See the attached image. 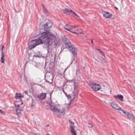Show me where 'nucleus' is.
I'll return each instance as SVG.
<instances>
[{
	"label": "nucleus",
	"instance_id": "nucleus-25",
	"mask_svg": "<svg viewBox=\"0 0 135 135\" xmlns=\"http://www.w3.org/2000/svg\"><path fill=\"white\" fill-rule=\"evenodd\" d=\"M35 123L36 124V125H37L38 126L40 125V122L39 121H38L37 120V121H36Z\"/></svg>",
	"mask_w": 135,
	"mask_h": 135
},
{
	"label": "nucleus",
	"instance_id": "nucleus-30",
	"mask_svg": "<svg viewBox=\"0 0 135 135\" xmlns=\"http://www.w3.org/2000/svg\"><path fill=\"white\" fill-rule=\"evenodd\" d=\"M25 93L26 94L28 95V92L27 91H25Z\"/></svg>",
	"mask_w": 135,
	"mask_h": 135
},
{
	"label": "nucleus",
	"instance_id": "nucleus-15",
	"mask_svg": "<svg viewBox=\"0 0 135 135\" xmlns=\"http://www.w3.org/2000/svg\"><path fill=\"white\" fill-rule=\"evenodd\" d=\"M19 105H17V107L16 106V111L17 113V115L19 116L20 115V113L21 112V110L20 108L19 107Z\"/></svg>",
	"mask_w": 135,
	"mask_h": 135
},
{
	"label": "nucleus",
	"instance_id": "nucleus-19",
	"mask_svg": "<svg viewBox=\"0 0 135 135\" xmlns=\"http://www.w3.org/2000/svg\"><path fill=\"white\" fill-rule=\"evenodd\" d=\"M68 24H66L64 27V28L66 30H68L69 31H70V32H72V33H75V32H73V31H71V30L69 29H68V28H67L66 27L67 26H68Z\"/></svg>",
	"mask_w": 135,
	"mask_h": 135
},
{
	"label": "nucleus",
	"instance_id": "nucleus-12",
	"mask_svg": "<svg viewBox=\"0 0 135 135\" xmlns=\"http://www.w3.org/2000/svg\"><path fill=\"white\" fill-rule=\"evenodd\" d=\"M114 98L116 99H118L121 101H123V96L120 94H117V95L115 96Z\"/></svg>",
	"mask_w": 135,
	"mask_h": 135
},
{
	"label": "nucleus",
	"instance_id": "nucleus-38",
	"mask_svg": "<svg viewBox=\"0 0 135 135\" xmlns=\"http://www.w3.org/2000/svg\"><path fill=\"white\" fill-rule=\"evenodd\" d=\"M82 33H83V32H80L78 34H81Z\"/></svg>",
	"mask_w": 135,
	"mask_h": 135
},
{
	"label": "nucleus",
	"instance_id": "nucleus-5",
	"mask_svg": "<svg viewBox=\"0 0 135 135\" xmlns=\"http://www.w3.org/2000/svg\"><path fill=\"white\" fill-rule=\"evenodd\" d=\"M45 78L47 82L50 83H51L52 82L53 77L51 74L50 73H46L45 75Z\"/></svg>",
	"mask_w": 135,
	"mask_h": 135
},
{
	"label": "nucleus",
	"instance_id": "nucleus-18",
	"mask_svg": "<svg viewBox=\"0 0 135 135\" xmlns=\"http://www.w3.org/2000/svg\"><path fill=\"white\" fill-rule=\"evenodd\" d=\"M21 96V94L20 93H17L15 95V98L17 99L20 98Z\"/></svg>",
	"mask_w": 135,
	"mask_h": 135
},
{
	"label": "nucleus",
	"instance_id": "nucleus-24",
	"mask_svg": "<svg viewBox=\"0 0 135 135\" xmlns=\"http://www.w3.org/2000/svg\"><path fill=\"white\" fill-rule=\"evenodd\" d=\"M88 126L89 128H91L93 126L91 124L89 123L88 125Z\"/></svg>",
	"mask_w": 135,
	"mask_h": 135
},
{
	"label": "nucleus",
	"instance_id": "nucleus-33",
	"mask_svg": "<svg viewBox=\"0 0 135 135\" xmlns=\"http://www.w3.org/2000/svg\"><path fill=\"white\" fill-rule=\"evenodd\" d=\"M63 92L66 95V93L65 92L64 90H63Z\"/></svg>",
	"mask_w": 135,
	"mask_h": 135
},
{
	"label": "nucleus",
	"instance_id": "nucleus-9",
	"mask_svg": "<svg viewBox=\"0 0 135 135\" xmlns=\"http://www.w3.org/2000/svg\"><path fill=\"white\" fill-rule=\"evenodd\" d=\"M62 10L63 11V12L64 13H71L77 16H78L75 13L74 11H73L72 10H69L68 9L65 8L64 9H63Z\"/></svg>",
	"mask_w": 135,
	"mask_h": 135
},
{
	"label": "nucleus",
	"instance_id": "nucleus-28",
	"mask_svg": "<svg viewBox=\"0 0 135 135\" xmlns=\"http://www.w3.org/2000/svg\"><path fill=\"white\" fill-rule=\"evenodd\" d=\"M31 57L32 58V59H31V60L32 61L33 60V57H31L30 56L29 57V59L30 60V59H31Z\"/></svg>",
	"mask_w": 135,
	"mask_h": 135
},
{
	"label": "nucleus",
	"instance_id": "nucleus-39",
	"mask_svg": "<svg viewBox=\"0 0 135 135\" xmlns=\"http://www.w3.org/2000/svg\"><path fill=\"white\" fill-rule=\"evenodd\" d=\"M46 109H49V108H48V107H46Z\"/></svg>",
	"mask_w": 135,
	"mask_h": 135
},
{
	"label": "nucleus",
	"instance_id": "nucleus-23",
	"mask_svg": "<svg viewBox=\"0 0 135 135\" xmlns=\"http://www.w3.org/2000/svg\"><path fill=\"white\" fill-rule=\"evenodd\" d=\"M76 27V26L75 25L74 26L70 25V27L69 28L73 29V28H75Z\"/></svg>",
	"mask_w": 135,
	"mask_h": 135
},
{
	"label": "nucleus",
	"instance_id": "nucleus-27",
	"mask_svg": "<svg viewBox=\"0 0 135 135\" xmlns=\"http://www.w3.org/2000/svg\"><path fill=\"white\" fill-rule=\"evenodd\" d=\"M35 102H34L33 103H32V104H31L32 107H35Z\"/></svg>",
	"mask_w": 135,
	"mask_h": 135
},
{
	"label": "nucleus",
	"instance_id": "nucleus-4",
	"mask_svg": "<svg viewBox=\"0 0 135 135\" xmlns=\"http://www.w3.org/2000/svg\"><path fill=\"white\" fill-rule=\"evenodd\" d=\"M70 124V131L72 135H76V130L75 129V127L74 126V123L70 120H69Z\"/></svg>",
	"mask_w": 135,
	"mask_h": 135
},
{
	"label": "nucleus",
	"instance_id": "nucleus-26",
	"mask_svg": "<svg viewBox=\"0 0 135 135\" xmlns=\"http://www.w3.org/2000/svg\"><path fill=\"white\" fill-rule=\"evenodd\" d=\"M40 64H36V65H35V67L37 68H38V67H39V66H40Z\"/></svg>",
	"mask_w": 135,
	"mask_h": 135
},
{
	"label": "nucleus",
	"instance_id": "nucleus-42",
	"mask_svg": "<svg viewBox=\"0 0 135 135\" xmlns=\"http://www.w3.org/2000/svg\"><path fill=\"white\" fill-rule=\"evenodd\" d=\"M116 9H118V8L117 7H116Z\"/></svg>",
	"mask_w": 135,
	"mask_h": 135
},
{
	"label": "nucleus",
	"instance_id": "nucleus-22",
	"mask_svg": "<svg viewBox=\"0 0 135 135\" xmlns=\"http://www.w3.org/2000/svg\"><path fill=\"white\" fill-rule=\"evenodd\" d=\"M43 11L44 12V13H46L47 12V9H46V8H45L44 7V6H43Z\"/></svg>",
	"mask_w": 135,
	"mask_h": 135
},
{
	"label": "nucleus",
	"instance_id": "nucleus-7",
	"mask_svg": "<svg viewBox=\"0 0 135 135\" xmlns=\"http://www.w3.org/2000/svg\"><path fill=\"white\" fill-rule=\"evenodd\" d=\"M110 105L113 108L117 110L122 111V110H123L122 109V108L120 107L118 104L114 102H112L110 104Z\"/></svg>",
	"mask_w": 135,
	"mask_h": 135
},
{
	"label": "nucleus",
	"instance_id": "nucleus-34",
	"mask_svg": "<svg viewBox=\"0 0 135 135\" xmlns=\"http://www.w3.org/2000/svg\"><path fill=\"white\" fill-rule=\"evenodd\" d=\"M32 103H33L34 102H35L34 100L32 98Z\"/></svg>",
	"mask_w": 135,
	"mask_h": 135
},
{
	"label": "nucleus",
	"instance_id": "nucleus-37",
	"mask_svg": "<svg viewBox=\"0 0 135 135\" xmlns=\"http://www.w3.org/2000/svg\"><path fill=\"white\" fill-rule=\"evenodd\" d=\"M24 97V95H21V97L22 98V97Z\"/></svg>",
	"mask_w": 135,
	"mask_h": 135
},
{
	"label": "nucleus",
	"instance_id": "nucleus-36",
	"mask_svg": "<svg viewBox=\"0 0 135 135\" xmlns=\"http://www.w3.org/2000/svg\"><path fill=\"white\" fill-rule=\"evenodd\" d=\"M49 124H48L46 126V127H49Z\"/></svg>",
	"mask_w": 135,
	"mask_h": 135
},
{
	"label": "nucleus",
	"instance_id": "nucleus-41",
	"mask_svg": "<svg viewBox=\"0 0 135 135\" xmlns=\"http://www.w3.org/2000/svg\"><path fill=\"white\" fill-rule=\"evenodd\" d=\"M21 104H23V102H22V103H21Z\"/></svg>",
	"mask_w": 135,
	"mask_h": 135
},
{
	"label": "nucleus",
	"instance_id": "nucleus-3",
	"mask_svg": "<svg viewBox=\"0 0 135 135\" xmlns=\"http://www.w3.org/2000/svg\"><path fill=\"white\" fill-rule=\"evenodd\" d=\"M49 106L50 110L54 112H55L56 113H61L62 114H64L65 113V110L64 108H62V109H58L55 107L54 104L52 102V101H51L49 102Z\"/></svg>",
	"mask_w": 135,
	"mask_h": 135
},
{
	"label": "nucleus",
	"instance_id": "nucleus-40",
	"mask_svg": "<svg viewBox=\"0 0 135 135\" xmlns=\"http://www.w3.org/2000/svg\"><path fill=\"white\" fill-rule=\"evenodd\" d=\"M91 42L92 43H93V41L92 40H91Z\"/></svg>",
	"mask_w": 135,
	"mask_h": 135
},
{
	"label": "nucleus",
	"instance_id": "nucleus-11",
	"mask_svg": "<svg viewBox=\"0 0 135 135\" xmlns=\"http://www.w3.org/2000/svg\"><path fill=\"white\" fill-rule=\"evenodd\" d=\"M56 38H57V37H56V39H55V40H56ZM55 40V39H54V40L51 39L50 40H51V42H52L51 40ZM45 43L46 44V45H47V46L48 47H49V46H50L51 45H52V47H53L55 48L58 47L59 46L58 44L56 43H55V42H54L53 43H51V44H50L49 45L48 44H46V43Z\"/></svg>",
	"mask_w": 135,
	"mask_h": 135
},
{
	"label": "nucleus",
	"instance_id": "nucleus-35",
	"mask_svg": "<svg viewBox=\"0 0 135 135\" xmlns=\"http://www.w3.org/2000/svg\"><path fill=\"white\" fill-rule=\"evenodd\" d=\"M34 56H35V57H39V56L38 55H34Z\"/></svg>",
	"mask_w": 135,
	"mask_h": 135
},
{
	"label": "nucleus",
	"instance_id": "nucleus-10",
	"mask_svg": "<svg viewBox=\"0 0 135 135\" xmlns=\"http://www.w3.org/2000/svg\"><path fill=\"white\" fill-rule=\"evenodd\" d=\"M103 13V16L105 18H110L112 16V15L111 14L105 11Z\"/></svg>",
	"mask_w": 135,
	"mask_h": 135
},
{
	"label": "nucleus",
	"instance_id": "nucleus-32",
	"mask_svg": "<svg viewBox=\"0 0 135 135\" xmlns=\"http://www.w3.org/2000/svg\"><path fill=\"white\" fill-rule=\"evenodd\" d=\"M4 46H2V50H1V51H2V50H3V49L4 48Z\"/></svg>",
	"mask_w": 135,
	"mask_h": 135
},
{
	"label": "nucleus",
	"instance_id": "nucleus-13",
	"mask_svg": "<svg viewBox=\"0 0 135 135\" xmlns=\"http://www.w3.org/2000/svg\"><path fill=\"white\" fill-rule=\"evenodd\" d=\"M46 97V94L44 93H43L41 94L40 95H38L37 96V97L39 98H40L42 99H44Z\"/></svg>",
	"mask_w": 135,
	"mask_h": 135
},
{
	"label": "nucleus",
	"instance_id": "nucleus-16",
	"mask_svg": "<svg viewBox=\"0 0 135 135\" xmlns=\"http://www.w3.org/2000/svg\"><path fill=\"white\" fill-rule=\"evenodd\" d=\"M66 95L69 99H72L73 100L75 97V94L74 93H73L72 95H67V94Z\"/></svg>",
	"mask_w": 135,
	"mask_h": 135
},
{
	"label": "nucleus",
	"instance_id": "nucleus-29",
	"mask_svg": "<svg viewBox=\"0 0 135 135\" xmlns=\"http://www.w3.org/2000/svg\"><path fill=\"white\" fill-rule=\"evenodd\" d=\"M98 50H99V52L100 53H101V54L102 55H104V54H103V52H102L100 50H99V49H98Z\"/></svg>",
	"mask_w": 135,
	"mask_h": 135
},
{
	"label": "nucleus",
	"instance_id": "nucleus-21",
	"mask_svg": "<svg viewBox=\"0 0 135 135\" xmlns=\"http://www.w3.org/2000/svg\"><path fill=\"white\" fill-rule=\"evenodd\" d=\"M100 63H102V64L106 63V61L104 59H102V60L100 62Z\"/></svg>",
	"mask_w": 135,
	"mask_h": 135
},
{
	"label": "nucleus",
	"instance_id": "nucleus-20",
	"mask_svg": "<svg viewBox=\"0 0 135 135\" xmlns=\"http://www.w3.org/2000/svg\"><path fill=\"white\" fill-rule=\"evenodd\" d=\"M101 93L102 94H104V95H105V88H103V89H101Z\"/></svg>",
	"mask_w": 135,
	"mask_h": 135
},
{
	"label": "nucleus",
	"instance_id": "nucleus-1",
	"mask_svg": "<svg viewBox=\"0 0 135 135\" xmlns=\"http://www.w3.org/2000/svg\"><path fill=\"white\" fill-rule=\"evenodd\" d=\"M52 23L49 21L45 25H40V27L43 26V28L46 31L45 32H40V34L41 35L40 37H39L38 38L32 40L28 43V48L30 50H31L34 48L36 46L41 44L46 43L49 45L51 44V39H56V36L52 33L49 32V28L52 25Z\"/></svg>",
	"mask_w": 135,
	"mask_h": 135
},
{
	"label": "nucleus",
	"instance_id": "nucleus-17",
	"mask_svg": "<svg viewBox=\"0 0 135 135\" xmlns=\"http://www.w3.org/2000/svg\"><path fill=\"white\" fill-rule=\"evenodd\" d=\"M105 95H108L109 94H110L111 90L109 88H105Z\"/></svg>",
	"mask_w": 135,
	"mask_h": 135
},
{
	"label": "nucleus",
	"instance_id": "nucleus-2",
	"mask_svg": "<svg viewBox=\"0 0 135 135\" xmlns=\"http://www.w3.org/2000/svg\"><path fill=\"white\" fill-rule=\"evenodd\" d=\"M62 41L68 49L72 53L73 55L77 54V50L74 45L69 41L68 38L64 36L62 38Z\"/></svg>",
	"mask_w": 135,
	"mask_h": 135
},
{
	"label": "nucleus",
	"instance_id": "nucleus-14",
	"mask_svg": "<svg viewBox=\"0 0 135 135\" xmlns=\"http://www.w3.org/2000/svg\"><path fill=\"white\" fill-rule=\"evenodd\" d=\"M4 54L3 52V50H2L1 51V61L2 63H4Z\"/></svg>",
	"mask_w": 135,
	"mask_h": 135
},
{
	"label": "nucleus",
	"instance_id": "nucleus-31",
	"mask_svg": "<svg viewBox=\"0 0 135 135\" xmlns=\"http://www.w3.org/2000/svg\"><path fill=\"white\" fill-rule=\"evenodd\" d=\"M0 113H1L2 114H3V112L1 109H0Z\"/></svg>",
	"mask_w": 135,
	"mask_h": 135
},
{
	"label": "nucleus",
	"instance_id": "nucleus-6",
	"mask_svg": "<svg viewBox=\"0 0 135 135\" xmlns=\"http://www.w3.org/2000/svg\"><path fill=\"white\" fill-rule=\"evenodd\" d=\"M91 87L95 91L99 90L101 87L99 85L94 83L91 84Z\"/></svg>",
	"mask_w": 135,
	"mask_h": 135
},
{
	"label": "nucleus",
	"instance_id": "nucleus-8",
	"mask_svg": "<svg viewBox=\"0 0 135 135\" xmlns=\"http://www.w3.org/2000/svg\"><path fill=\"white\" fill-rule=\"evenodd\" d=\"M122 112L125 115H126L128 118L131 120H134V117L133 114L129 113L128 112L125 111L123 110H122Z\"/></svg>",
	"mask_w": 135,
	"mask_h": 135
}]
</instances>
